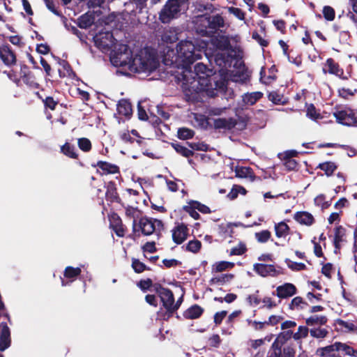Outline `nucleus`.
Instances as JSON below:
<instances>
[{
	"label": "nucleus",
	"mask_w": 357,
	"mask_h": 357,
	"mask_svg": "<svg viewBox=\"0 0 357 357\" xmlns=\"http://www.w3.org/2000/svg\"><path fill=\"white\" fill-rule=\"evenodd\" d=\"M162 264L167 268H169L172 267L179 266L182 264L181 261H178L175 259H165L162 260Z\"/></svg>",
	"instance_id": "60"
},
{
	"label": "nucleus",
	"mask_w": 357,
	"mask_h": 357,
	"mask_svg": "<svg viewBox=\"0 0 357 357\" xmlns=\"http://www.w3.org/2000/svg\"><path fill=\"white\" fill-rule=\"evenodd\" d=\"M268 98L270 101L276 105H283L285 103V101L284 100V96L277 91L270 92L268 95Z\"/></svg>",
	"instance_id": "46"
},
{
	"label": "nucleus",
	"mask_w": 357,
	"mask_h": 357,
	"mask_svg": "<svg viewBox=\"0 0 357 357\" xmlns=\"http://www.w3.org/2000/svg\"><path fill=\"white\" fill-rule=\"evenodd\" d=\"M110 226L117 236L123 237L125 236L126 227L117 213H114L111 215Z\"/></svg>",
	"instance_id": "18"
},
{
	"label": "nucleus",
	"mask_w": 357,
	"mask_h": 357,
	"mask_svg": "<svg viewBox=\"0 0 357 357\" xmlns=\"http://www.w3.org/2000/svg\"><path fill=\"white\" fill-rule=\"evenodd\" d=\"M92 167L100 168L102 171L103 174H120L119 167L107 161L99 160L96 165H92Z\"/></svg>",
	"instance_id": "21"
},
{
	"label": "nucleus",
	"mask_w": 357,
	"mask_h": 357,
	"mask_svg": "<svg viewBox=\"0 0 357 357\" xmlns=\"http://www.w3.org/2000/svg\"><path fill=\"white\" fill-rule=\"evenodd\" d=\"M236 176L242 178H249L250 181L256 179L260 180V177L255 176L253 169L250 167L237 166L235 169Z\"/></svg>",
	"instance_id": "22"
},
{
	"label": "nucleus",
	"mask_w": 357,
	"mask_h": 357,
	"mask_svg": "<svg viewBox=\"0 0 357 357\" xmlns=\"http://www.w3.org/2000/svg\"><path fill=\"white\" fill-rule=\"evenodd\" d=\"M285 262L287 264L288 267L291 268L292 271H302L305 268V265L303 263L294 262L290 260L289 259H286Z\"/></svg>",
	"instance_id": "52"
},
{
	"label": "nucleus",
	"mask_w": 357,
	"mask_h": 357,
	"mask_svg": "<svg viewBox=\"0 0 357 357\" xmlns=\"http://www.w3.org/2000/svg\"><path fill=\"white\" fill-rule=\"evenodd\" d=\"M224 26V18L220 14L211 15L205 13L199 15L195 24L196 33L203 37H211Z\"/></svg>",
	"instance_id": "4"
},
{
	"label": "nucleus",
	"mask_w": 357,
	"mask_h": 357,
	"mask_svg": "<svg viewBox=\"0 0 357 357\" xmlns=\"http://www.w3.org/2000/svg\"><path fill=\"white\" fill-rule=\"evenodd\" d=\"M192 204H194V208H197V210H198L202 213L208 214L211 213V211L208 206L200 203L198 201L192 200Z\"/></svg>",
	"instance_id": "54"
},
{
	"label": "nucleus",
	"mask_w": 357,
	"mask_h": 357,
	"mask_svg": "<svg viewBox=\"0 0 357 357\" xmlns=\"http://www.w3.org/2000/svg\"><path fill=\"white\" fill-rule=\"evenodd\" d=\"M117 112L120 115L130 118L132 114L130 102L127 99H121L117 104Z\"/></svg>",
	"instance_id": "25"
},
{
	"label": "nucleus",
	"mask_w": 357,
	"mask_h": 357,
	"mask_svg": "<svg viewBox=\"0 0 357 357\" xmlns=\"http://www.w3.org/2000/svg\"><path fill=\"white\" fill-rule=\"evenodd\" d=\"M111 62L114 66L125 67L132 73L153 72L157 68L155 54L149 47L139 49L133 56L128 45L119 44L115 47L111 56Z\"/></svg>",
	"instance_id": "2"
},
{
	"label": "nucleus",
	"mask_w": 357,
	"mask_h": 357,
	"mask_svg": "<svg viewBox=\"0 0 357 357\" xmlns=\"http://www.w3.org/2000/svg\"><path fill=\"white\" fill-rule=\"evenodd\" d=\"M154 291L160 298L162 305L165 310H162L160 309L158 311L157 316L160 319L168 321V315L171 310L172 305L174 302V294L171 289L164 287L160 283H155Z\"/></svg>",
	"instance_id": "6"
},
{
	"label": "nucleus",
	"mask_w": 357,
	"mask_h": 357,
	"mask_svg": "<svg viewBox=\"0 0 357 357\" xmlns=\"http://www.w3.org/2000/svg\"><path fill=\"white\" fill-rule=\"evenodd\" d=\"M43 1L45 2L47 9L50 10L52 13H53L56 16L66 19V17L62 15L61 12L56 8L54 0H43Z\"/></svg>",
	"instance_id": "50"
},
{
	"label": "nucleus",
	"mask_w": 357,
	"mask_h": 357,
	"mask_svg": "<svg viewBox=\"0 0 357 357\" xmlns=\"http://www.w3.org/2000/svg\"><path fill=\"white\" fill-rule=\"evenodd\" d=\"M284 162L283 165L285 167V168L289 170H294L297 167V162L294 159H282Z\"/></svg>",
	"instance_id": "64"
},
{
	"label": "nucleus",
	"mask_w": 357,
	"mask_h": 357,
	"mask_svg": "<svg viewBox=\"0 0 357 357\" xmlns=\"http://www.w3.org/2000/svg\"><path fill=\"white\" fill-rule=\"evenodd\" d=\"M81 273L82 270L79 267L74 268L70 266L66 267L63 271V276L65 278L69 279V281H65L61 278V285L63 287L68 285L70 282L75 281Z\"/></svg>",
	"instance_id": "19"
},
{
	"label": "nucleus",
	"mask_w": 357,
	"mask_h": 357,
	"mask_svg": "<svg viewBox=\"0 0 357 357\" xmlns=\"http://www.w3.org/2000/svg\"><path fill=\"white\" fill-rule=\"evenodd\" d=\"M60 151L69 158L77 160L79 158L75 146L68 142L61 146Z\"/></svg>",
	"instance_id": "26"
},
{
	"label": "nucleus",
	"mask_w": 357,
	"mask_h": 357,
	"mask_svg": "<svg viewBox=\"0 0 357 357\" xmlns=\"http://www.w3.org/2000/svg\"><path fill=\"white\" fill-rule=\"evenodd\" d=\"M275 231L277 237H284L289 234V227L284 222H280L275 225Z\"/></svg>",
	"instance_id": "36"
},
{
	"label": "nucleus",
	"mask_w": 357,
	"mask_h": 357,
	"mask_svg": "<svg viewBox=\"0 0 357 357\" xmlns=\"http://www.w3.org/2000/svg\"><path fill=\"white\" fill-rule=\"evenodd\" d=\"M308 305V304L303 301V298L301 296H296L291 300V303L289 304V308L294 310L295 307H301V308H304L305 306Z\"/></svg>",
	"instance_id": "48"
},
{
	"label": "nucleus",
	"mask_w": 357,
	"mask_h": 357,
	"mask_svg": "<svg viewBox=\"0 0 357 357\" xmlns=\"http://www.w3.org/2000/svg\"><path fill=\"white\" fill-rule=\"evenodd\" d=\"M213 43L220 50H229L231 47L229 38L223 36L213 39Z\"/></svg>",
	"instance_id": "30"
},
{
	"label": "nucleus",
	"mask_w": 357,
	"mask_h": 357,
	"mask_svg": "<svg viewBox=\"0 0 357 357\" xmlns=\"http://www.w3.org/2000/svg\"><path fill=\"white\" fill-rule=\"evenodd\" d=\"M43 103L45 108H48L51 110H54L59 102L55 100L53 97L47 96L43 100Z\"/></svg>",
	"instance_id": "55"
},
{
	"label": "nucleus",
	"mask_w": 357,
	"mask_h": 357,
	"mask_svg": "<svg viewBox=\"0 0 357 357\" xmlns=\"http://www.w3.org/2000/svg\"><path fill=\"white\" fill-rule=\"evenodd\" d=\"M309 332V329L306 326H300L298 331L293 335V337L295 340H300L301 338L305 337Z\"/></svg>",
	"instance_id": "56"
},
{
	"label": "nucleus",
	"mask_w": 357,
	"mask_h": 357,
	"mask_svg": "<svg viewBox=\"0 0 357 357\" xmlns=\"http://www.w3.org/2000/svg\"><path fill=\"white\" fill-rule=\"evenodd\" d=\"M105 199L111 203H118L123 206V202L119 196L117 190V186L114 181H109L105 185Z\"/></svg>",
	"instance_id": "11"
},
{
	"label": "nucleus",
	"mask_w": 357,
	"mask_h": 357,
	"mask_svg": "<svg viewBox=\"0 0 357 357\" xmlns=\"http://www.w3.org/2000/svg\"><path fill=\"white\" fill-rule=\"evenodd\" d=\"M229 61V56L226 55L223 53H218L215 55V63L221 67L220 69H222L225 73V77H227V73L226 70L223 69L224 68H226L227 63Z\"/></svg>",
	"instance_id": "37"
},
{
	"label": "nucleus",
	"mask_w": 357,
	"mask_h": 357,
	"mask_svg": "<svg viewBox=\"0 0 357 357\" xmlns=\"http://www.w3.org/2000/svg\"><path fill=\"white\" fill-rule=\"evenodd\" d=\"M294 219L299 223L310 225L312 223V215L307 212H297L294 215Z\"/></svg>",
	"instance_id": "35"
},
{
	"label": "nucleus",
	"mask_w": 357,
	"mask_h": 357,
	"mask_svg": "<svg viewBox=\"0 0 357 357\" xmlns=\"http://www.w3.org/2000/svg\"><path fill=\"white\" fill-rule=\"evenodd\" d=\"M77 145L80 150L84 152H89L92 149L91 141L86 137H81L77 140Z\"/></svg>",
	"instance_id": "42"
},
{
	"label": "nucleus",
	"mask_w": 357,
	"mask_h": 357,
	"mask_svg": "<svg viewBox=\"0 0 357 357\" xmlns=\"http://www.w3.org/2000/svg\"><path fill=\"white\" fill-rule=\"evenodd\" d=\"M356 91V89L342 87L338 90V93L342 98H347L349 96H354Z\"/></svg>",
	"instance_id": "58"
},
{
	"label": "nucleus",
	"mask_w": 357,
	"mask_h": 357,
	"mask_svg": "<svg viewBox=\"0 0 357 357\" xmlns=\"http://www.w3.org/2000/svg\"><path fill=\"white\" fill-rule=\"evenodd\" d=\"M324 70H328L331 74H334L337 76H341L343 74L342 70L339 68V66L331 59L326 61Z\"/></svg>",
	"instance_id": "33"
},
{
	"label": "nucleus",
	"mask_w": 357,
	"mask_h": 357,
	"mask_svg": "<svg viewBox=\"0 0 357 357\" xmlns=\"http://www.w3.org/2000/svg\"><path fill=\"white\" fill-rule=\"evenodd\" d=\"M204 312V309L197 304H194L185 310L183 316L186 319H197L201 317Z\"/></svg>",
	"instance_id": "24"
},
{
	"label": "nucleus",
	"mask_w": 357,
	"mask_h": 357,
	"mask_svg": "<svg viewBox=\"0 0 357 357\" xmlns=\"http://www.w3.org/2000/svg\"><path fill=\"white\" fill-rule=\"evenodd\" d=\"M115 40L116 39L112 33L106 32L104 35H100V38L96 40V43L98 47L104 50H109L114 45Z\"/></svg>",
	"instance_id": "20"
},
{
	"label": "nucleus",
	"mask_w": 357,
	"mask_h": 357,
	"mask_svg": "<svg viewBox=\"0 0 357 357\" xmlns=\"http://www.w3.org/2000/svg\"><path fill=\"white\" fill-rule=\"evenodd\" d=\"M255 238L259 243H266L271 237V233L268 230H262L259 232H256Z\"/></svg>",
	"instance_id": "45"
},
{
	"label": "nucleus",
	"mask_w": 357,
	"mask_h": 357,
	"mask_svg": "<svg viewBox=\"0 0 357 357\" xmlns=\"http://www.w3.org/2000/svg\"><path fill=\"white\" fill-rule=\"evenodd\" d=\"M324 18L328 21H333L335 18V10L334 9L328 6H325L322 10Z\"/></svg>",
	"instance_id": "51"
},
{
	"label": "nucleus",
	"mask_w": 357,
	"mask_h": 357,
	"mask_svg": "<svg viewBox=\"0 0 357 357\" xmlns=\"http://www.w3.org/2000/svg\"><path fill=\"white\" fill-rule=\"evenodd\" d=\"M310 94L309 91H307L305 89H303L301 91V93H298L294 96V100L296 101H301L304 103V106L307 107V116L312 119V104L308 105L305 100L307 98V96Z\"/></svg>",
	"instance_id": "27"
},
{
	"label": "nucleus",
	"mask_w": 357,
	"mask_h": 357,
	"mask_svg": "<svg viewBox=\"0 0 357 357\" xmlns=\"http://www.w3.org/2000/svg\"><path fill=\"white\" fill-rule=\"evenodd\" d=\"M335 326L337 330L343 332V333H349L351 331H355L356 330V326L351 321H346L342 319H337L335 323Z\"/></svg>",
	"instance_id": "31"
},
{
	"label": "nucleus",
	"mask_w": 357,
	"mask_h": 357,
	"mask_svg": "<svg viewBox=\"0 0 357 357\" xmlns=\"http://www.w3.org/2000/svg\"><path fill=\"white\" fill-rule=\"evenodd\" d=\"M237 125V120L230 117L228 119L218 118L214 120V128L215 129L231 130Z\"/></svg>",
	"instance_id": "23"
},
{
	"label": "nucleus",
	"mask_w": 357,
	"mask_h": 357,
	"mask_svg": "<svg viewBox=\"0 0 357 357\" xmlns=\"http://www.w3.org/2000/svg\"><path fill=\"white\" fill-rule=\"evenodd\" d=\"M171 52L174 54L170 61L171 63H178L185 68L202 58L201 51L190 40L180 41L176 45V54L173 50Z\"/></svg>",
	"instance_id": "3"
},
{
	"label": "nucleus",
	"mask_w": 357,
	"mask_h": 357,
	"mask_svg": "<svg viewBox=\"0 0 357 357\" xmlns=\"http://www.w3.org/2000/svg\"><path fill=\"white\" fill-rule=\"evenodd\" d=\"M142 250L144 252L154 253L157 251L155 243L154 241L146 242L142 247Z\"/></svg>",
	"instance_id": "62"
},
{
	"label": "nucleus",
	"mask_w": 357,
	"mask_h": 357,
	"mask_svg": "<svg viewBox=\"0 0 357 357\" xmlns=\"http://www.w3.org/2000/svg\"><path fill=\"white\" fill-rule=\"evenodd\" d=\"M188 231L184 223H178L172 230L173 241L177 245L183 243L188 236Z\"/></svg>",
	"instance_id": "12"
},
{
	"label": "nucleus",
	"mask_w": 357,
	"mask_h": 357,
	"mask_svg": "<svg viewBox=\"0 0 357 357\" xmlns=\"http://www.w3.org/2000/svg\"><path fill=\"white\" fill-rule=\"evenodd\" d=\"M94 20L93 15L86 13L77 19V26L81 29H88L94 23Z\"/></svg>",
	"instance_id": "29"
},
{
	"label": "nucleus",
	"mask_w": 357,
	"mask_h": 357,
	"mask_svg": "<svg viewBox=\"0 0 357 357\" xmlns=\"http://www.w3.org/2000/svg\"><path fill=\"white\" fill-rule=\"evenodd\" d=\"M163 229L164 224L162 220L158 219L143 216L139 218L138 222L137 220L132 221V233L137 237H139L141 235L150 236L155 232L159 238Z\"/></svg>",
	"instance_id": "5"
},
{
	"label": "nucleus",
	"mask_w": 357,
	"mask_h": 357,
	"mask_svg": "<svg viewBox=\"0 0 357 357\" xmlns=\"http://www.w3.org/2000/svg\"><path fill=\"white\" fill-rule=\"evenodd\" d=\"M227 315V310H222L220 312H217L215 313L213 316V321L215 326H219L222 324L223 319L226 317Z\"/></svg>",
	"instance_id": "57"
},
{
	"label": "nucleus",
	"mask_w": 357,
	"mask_h": 357,
	"mask_svg": "<svg viewBox=\"0 0 357 357\" xmlns=\"http://www.w3.org/2000/svg\"><path fill=\"white\" fill-rule=\"evenodd\" d=\"M296 294V287L291 283H285L278 286L276 288V294L273 292V295H276L280 298H287Z\"/></svg>",
	"instance_id": "17"
},
{
	"label": "nucleus",
	"mask_w": 357,
	"mask_h": 357,
	"mask_svg": "<svg viewBox=\"0 0 357 357\" xmlns=\"http://www.w3.org/2000/svg\"><path fill=\"white\" fill-rule=\"evenodd\" d=\"M344 236V229L342 227L337 228L335 232L334 243L337 248L340 246V243L343 241V237Z\"/></svg>",
	"instance_id": "49"
},
{
	"label": "nucleus",
	"mask_w": 357,
	"mask_h": 357,
	"mask_svg": "<svg viewBox=\"0 0 357 357\" xmlns=\"http://www.w3.org/2000/svg\"><path fill=\"white\" fill-rule=\"evenodd\" d=\"M202 248V243L197 239L190 241L186 246L185 250L192 253H197Z\"/></svg>",
	"instance_id": "44"
},
{
	"label": "nucleus",
	"mask_w": 357,
	"mask_h": 357,
	"mask_svg": "<svg viewBox=\"0 0 357 357\" xmlns=\"http://www.w3.org/2000/svg\"><path fill=\"white\" fill-rule=\"evenodd\" d=\"M234 275L232 274H224L220 277L213 278L211 280V283H224L226 281H228L229 279L233 278Z\"/></svg>",
	"instance_id": "61"
},
{
	"label": "nucleus",
	"mask_w": 357,
	"mask_h": 357,
	"mask_svg": "<svg viewBox=\"0 0 357 357\" xmlns=\"http://www.w3.org/2000/svg\"><path fill=\"white\" fill-rule=\"evenodd\" d=\"M177 135L181 139H189L194 137L195 132L192 129L188 128H181L178 130Z\"/></svg>",
	"instance_id": "40"
},
{
	"label": "nucleus",
	"mask_w": 357,
	"mask_h": 357,
	"mask_svg": "<svg viewBox=\"0 0 357 357\" xmlns=\"http://www.w3.org/2000/svg\"><path fill=\"white\" fill-rule=\"evenodd\" d=\"M327 321L325 316L314 315V337H324L328 334V328L324 326Z\"/></svg>",
	"instance_id": "14"
},
{
	"label": "nucleus",
	"mask_w": 357,
	"mask_h": 357,
	"mask_svg": "<svg viewBox=\"0 0 357 357\" xmlns=\"http://www.w3.org/2000/svg\"><path fill=\"white\" fill-rule=\"evenodd\" d=\"M262 97L263 93L260 91L247 93L244 95L243 101L247 105H253Z\"/></svg>",
	"instance_id": "32"
},
{
	"label": "nucleus",
	"mask_w": 357,
	"mask_h": 357,
	"mask_svg": "<svg viewBox=\"0 0 357 357\" xmlns=\"http://www.w3.org/2000/svg\"><path fill=\"white\" fill-rule=\"evenodd\" d=\"M172 146L176 151V152L181 155L189 158L190 157L193 156L194 151L191 149H189L186 146L182 145L180 143H172Z\"/></svg>",
	"instance_id": "34"
},
{
	"label": "nucleus",
	"mask_w": 357,
	"mask_h": 357,
	"mask_svg": "<svg viewBox=\"0 0 357 357\" xmlns=\"http://www.w3.org/2000/svg\"><path fill=\"white\" fill-rule=\"evenodd\" d=\"M336 351H337V348L336 342H335L333 344L318 349L316 353L322 357H340L336 354Z\"/></svg>",
	"instance_id": "28"
},
{
	"label": "nucleus",
	"mask_w": 357,
	"mask_h": 357,
	"mask_svg": "<svg viewBox=\"0 0 357 357\" xmlns=\"http://www.w3.org/2000/svg\"><path fill=\"white\" fill-rule=\"evenodd\" d=\"M337 123L351 126L357 123V111L349 107L337 109L333 113Z\"/></svg>",
	"instance_id": "8"
},
{
	"label": "nucleus",
	"mask_w": 357,
	"mask_h": 357,
	"mask_svg": "<svg viewBox=\"0 0 357 357\" xmlns=\"http://www.w3.org/2000/svg\"><path fill=\"white\" fill-rule=\"evenodd\" d=\"M195 76L190 80L183 76V90L188 100H197L201 91H205L210 97H215L219 91H225L227 80L222 69L212 73L206 65L199 63L195 66Z\"/></svg>",
	"instance_id": "1"
},
{
	"label": "nucleus",
	"mask_w": 357,
	"mask_h": 357,
	"mask_svg": "<svg viewBox=\"0 0 357 357\" xmlns=\"http://www.w3.org/2000/svg\"><path fill=\"white\" fill-rule=\"evenodd\" d=\"M253 270L260 276L266 278L268 276L277 277L284 274L283 269L281 267L276 268L273 264H255Z\"/></svg>",
	"instance_id": "9"
},
{
	"label": "nucleus",
	"mask_w": 357,
	"mask_h": 357,
	"mask_svg": "<svg viewBox=\"0 0 357 357\" xmlns=\"http://www.w3.org/2000/svg\"><path fill=\"white\" fill-rule=\"evenodd\" d=\"M154 284L153 280L151 278L146 280H141L137 283V287L144 292L150 290L151 287L154 289Z\"/></svg>",
	"instance_id": "47"
},
{
	"label": "nucleus",
	"mask_w": 357,
	"mask_h": 357,
	"mask_svg": "<svg viewBox=\"0 0 357 357\" xmlns=\"http://www.w3.org/2000/svg\"><path fill=\"white\" fill-rule=\"evenodd\" d=\"M0 58L8 66L15 65L17 61L16 55L8 44H4L0 47Z\"/></svg>",
	"instance_id": "15"
},
{
	"label": "nucleus",
	"mask_w": 357,
	"mask_h": 357,
	"mask_svg": "<svg viewBox=\"0 0 357 357\" xmlns=\"http://www.w3.org/2000/svg\"><path fill=\"white\" fill-rule=\"evenodd\" d=\"M337 351H344L346 355L353 356V357H357V350L354 349V348L351 347L350 346L341 343L339 342H336Z\"/></svg>",
	"instance_id": "39"
},
{
	"label": "nucleus",
	"mask_w": 357,
	"mask_h": 357,
	"mask_svg": "<svg viewBox=\"0 0 357 357\" xmlns=\"http://www.w3.org/2000/svg\"><path fill=\"white\" fill-rule=\"evenodd\" d=\"M247 251V248L245 243H240L236 247L231 248L230 255H242Z\"/></svg>",
	"instance_id": "53"
},
{
	"label": "nucleus",
	"mask_w": 357,
	"mask_h": 357,
	"mask_svg": "<svg viewBox=\"0 0 357 357\" xmlns=\"http://www.w3.org/2000/svg\"><path fill=\"white\" fill-rule=\"evenodd\" d=\"M188 0H167L159 13V20L163 24L169 23L176 18L181 10V7L187 3Z\"/></svg>",
	"instance_id": "7"
},
{
	"label": "nucleus",
	"mask_w": 357,
	"mask_h": 357,
	"mask_svg": "<svg viewBox=\"0 0 357 357\" xmlns=\"http://www.w3.org/2000/svg\"><path fill=\"white\" fill-rule=\"evenodd\" d=\"M11 344L10 331L6 322L0 323V351L7 349Z\"/></svg>",
	"instance_id": "16"
},
{
	"label": "nucleus",
	"mask_w": 357,
	"mask_h": 357,
	"mask_svg": "<svg viewBox=\"0 0 357 357\" xmlns=\"http://www.w3.org/2000/svg\"><path fill=\"white\" fill-rule=\"evenodd\" d=\"M21 79L30 88L38 89L39 87V84L36 81L34 75L25 64H21L20 66V80Z\"/></svg>",
	"instance_id": "13"
},
{
	"label": "nucleus",
	"mask_w": 357,
	"mask_h": 357,
	"mask_svg": "<svg viewBox=\"0 0 357 357\" xmlns=\"http://www.w3.org/2000/svg\"><path fill=\"white\" fill-rule=\"evenodd\" d=\"M319 168H320L321 170H323L327 176H329L333 174V172L336 169L337 167L332 162H326L319 164Z\"/></svg>",
	"instance_id": "41"
},
{
	"label": "nucleus",
	"mask_w": 357,
	"mask_h": 357,
	"mask_svg": "<svg viewBox=\"0 0 357 357\" xmlns=\"http://www.w3.org/2000/svg\"><path fill=\"white\" fill-rule=\"evenodd\" d=\"M292 331H287L280 333L273 342L271 350H274V355L280 357V352H282V345L293 335Z\"/></svg>",
	"instance_id": "10"
},
{
	"label": "nucleus",
	"mask_w": 357,
	"mask_h": 357,
	"mask_svg": "<svg viewBox=\"0 0 357 357\" xmlns=\"http://www.w3.org/2000/svg\"><path fill=\"white\" fill-rule=\"evenodd\" d=\"M132 268L136 273H141L144 271H151L150 267L146 266L143 262L140 261L138 259H132Z\"/></svg>",
	"instance_id": "38"
},
{
	"label": "nucleus",
	"mask_w": 357,
	"mask_h": 357,
	"mask_svg": "<svg viewBox=\"0 0 357 357\" xmlns=\"http://www.w3.org/2000/svg\"><path fill=\"white\" fill-rule=\"evenodd\" d=\"M252 38L256 40L261 47H267L268 45V42L264 39L256 31L252 32Z\"/></svg>",
	"instance_id": "63"
},
{
	"label": "nucleus",
	"mask_w": 357,
	"mask_h": 357,
	"mask_svg": "<svg viewBox=\"0 0 357 357\" xmlns=\"http://www.w3.org/2000/svg\"><path fill=\"white\" fill-rule=\"evenodd\" d=\"M183 210L188 213L190 217L195 220H199L200 218V215L196 211L197 208H194V204H192V200L188 202V205L183 206Z\"/></svg>",
	"instance_id": "43"
},
{
	"label": "nucleus",
	"mask_w": 357,
	"mask_h": 357,
	"mask_svg": "<svg viewBox=\"0 0 357 357\" xmlns=\"http://www.w3.org/2000/svg\"><path fill=\"white\" fill-rule=\"evenodd\" d=\"M316 205L321 206L322 209L326 208L330 205L329 201L325 200V197L322 195L317 196L314 199Z\"/></svg>",
	"instance_id": "59"
}]
</instances>
